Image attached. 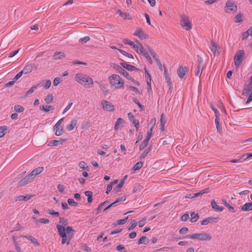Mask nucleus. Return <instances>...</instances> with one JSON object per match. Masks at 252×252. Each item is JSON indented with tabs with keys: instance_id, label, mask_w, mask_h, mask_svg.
I'll return each instance as SVG.
<instances>
[{
	"instance_id": "nucleus-2",
	"label": "nucleus",
	"mask_w": 252,
	"mask_h": 252,
	"mask_svg": "<svg viewBox=\"0 0 252 252\" xmlns=\"http://www.w3.org/2000/svg\"><path fill=\"white\" fill-rule=\"evenodd\" d=\"M111 87L115 89H122L124 87V80L117 74H112L108 77Z\"/></svg>"
},
{
	"instance_id": "nucleus-15",
	"label": "nucleus",
	"mask_w": 252,
	"mask_h": 252,
	"mask_svg": "<svg viewBox=\"0 0 252 252\" xmlns=\"http://www.w3.org/2000/svg\"><path fill=\"white\" fill-rule=\"evenodd\" d=\"M198 237L199 240L201 241H209L212 238L210 235L204 232L198 233Z\"/></svg>"
},
{
	"instance_id": "nucleus-41",
	"label": "nucleus",
	"mask_w": 252,
	"mask_h": 252,
	"mask_svg": "<svg viewBox=\"0 0 252 252\" xmlns=\"http://www.w3.org/2000/svg\"><path fill=\"white\" fill-rule=\"evenodd\" d=\"M143 162L141 161H139L137 162L133 167V170L134 171L139 170L143 166Z\"/></svg>"
},
{
	"instance_id": "nucleus-52",
	"label": "nucleus",
	"mask_w": 252,
	"mask_h": 252,
	"mask_svg": "<svg viewBox=\"0 0 252 252\" xmlns=\"http://www.w3.org/2000/svg\"><path fill=\"white\" fill-rule=\"evenodd\" d=\"M137 223L135 220H133L131 221V225L128 228V230H132L134 228H135L137 225Z\"/></svg>"
},
{
	"instance_id": "nucleus-12",
	"label": "nucleus",
	"mask_w": 252,
	"mask_h": 252,
	"mask_svg": "<svg viewBox=\"0 0 252 252\" xmlns=\"http://www.w3.org/2000/svg\"><path fill=\"white\" fill-rule=\"evenodd\" d=\"M133 35L138 37L141 39L148 38L147 35L144 33V31L141 29L136 30Z\"/></svg>"
},
{
	"instance_id": "nucleus-19",
	"label": "nucleus",
	"mask_w": 252,
	"mask_h": 252,
	"mask_svg": "<svg viewBox=\"0 0 252 252\" xmlns=\"http://www.w3.org/2000/svg\"><path fill=\"white\" fill-rule=\"evenodd\" d=\"M120 64L124 68L129 71L138 70V69L135 66L127 64L124 62H122Z\"/></svg>"
},
{
	"instance_id": "nucleus-59",
	"label": "nucleus",
	"mask_w": 252,
	"mask_h": 252,
	"mask_svg": "<svg viewBox=\"0 0 252 252\" xmlns=\"http://www.w3.org/2000/svg\"><path fill=\"white\" fill-rule=\"evenodd\" d=\"M124 184V180H122L120 183L118 185L117 187V189H115L117 191H120V189L122 188Z\"/></svg>"
},
{
	"instance_id": "nucleus-3",
	"label": "nucleus",
	"mask_w": 252,
	"mask_h": 252,
	"mask_svg": "<svg viewBox=\"0 0 252 252\" xmlns=\"http://www.w3.org/2000/svg\"><path fill=\"white\" fill-rule=\"evenodd\" d=\"M75 79L76 81L79 83L80 84H83L86 88H90V85L92 86L94 84L93 79L83 73L76 74L75 76Z\"/></svg>"
},
{
	"instance_id": "nucleus-5",
	"label": "nucleus",
	"mask_w": 252,
	"mask_h": 252,
	"mask_svg": "<svg viewBox=\"0 0 252 252\" xmlns=\"http://www.w3.org/2000/svg\"><path fill=\"white\" fill-rule=\"evenodd\" d=\"M197 66L195 69L194 73L196 77L200 78L204 68V65L202 58L199 56H197Z\"/></svg>"
},
{
	"instance_id": "nucleus-56",
	"label": "nucleus",
	"mask_w": 252,
	"mask_h": 252,
	"mask_svg": "<svg viewBox=\"0 0 252 252\" xmlns=\"http://www.w3.org/2000/svg\"><path fill=\"white\" fill-rule=\"evenodd\" d=\"M127 87L129 88L131 91L134 92L136 94H140V92L139 91H138V90L134 86H127Z\"/></svg>"
},
{
	"instance_id": "nucleus-29",
	"label": "nucleus",
	"mask_w": 252,
	"mask_h": 252,
	"mask_svg": "<svg viewBox=\"0 0 252 252\" xmlns=\"http://www.w3.org/2000/svg\"><path fill=\"white\" fill-rule=\"evenodd\" d=\"M109 203L108 201H105L103 203H100L98 207L95 209V215H97L101 210L103 208L104 206L107 204Z\"/></svg>"
},
{
	"instance_id": "nucleus-22",
	"label": "nucleus",
	"mask_w": 252,
	"mask_h": 252,
	"mask_svg": "<svg viewBox=\"0 0 252 252\" xmlns=\"http://www.w3.org/2000/svg\"><path fill=\"white\" fill-rule=\"evenodd\" d=\"M33 196V195H30V194H28L26 196H23V195H20V196H18L17 197V199H16L15 201H17L18 200L19 201H27V200H30L32 197Z\"/></svg>"
},
{
	"instance_id": "nucleus-40",
	"label": "nucleus",
	"mask_w": 252,
	"mask_h": 252,
	"mask_svg": "<svg viewBox=\"0 0 252 252\" xmlns=\"http://www.w3.org/2000/svg\"><path fill=\"white\" fill-rule=\"evenodd\" d=\"M119 52L122 54L123 55L127 57V58H129V59H133V55L130 53H128V52H126V51H124L123 50H121V49H118Z\"/></svg>"
},
{
	"instance_id": "nucleus-26",
	"label": "nucleus",
	"mask_w": 252,
	"mask_h": 252,
	"mask_svg": "<svg viewBox=\"0 0 252 252\" xmlns=\"http://www.w3.org/2000/svg\"><path fill=\"white\" fill-rule=\"evenodd\" d=\"M39 109L41 110L44 111L46 112H48L51 110H54V107L52 105H49V106L40 105L39 107Z\"/></svg>"
},
{
	"instance_id": "nucleus-58",
	"label": "nucleus",
	"mask_w": 252,
	"mask_h": 252,
	"mask_svg": "<svg viewBox=\"0 0 252 252\" xmlns=\"http://www.w3.org/2000/svg\"><path fill=\"white\" fill-rule=\"evenodd\" d=\"M235 22L236 23H239L241 22L242 21V14H238L235 17Z\"/></svg>"
},
{
	"instance_id": "nucleus-55",
	"label": "nucleus",
	"mask_w": 252,
	"mask_h": 252,
	"mask_svg": "<svg viewBox=\"0 0 252 252\" xmlns=\"http://www.w3.org/2000/svg\"><path fill=\"white\" fill-rule=\"evenodd\" d=\"M199 216L197 214H195L194 216H193V217H191L190 221L191 222H195L199 219Z\"/></svg>"
},
{
	"instance_id": "nucleus-57",
	"label": "nucleus",
	"mask_w": 252,
	"mask_h": 252,
	"mask_svg": "<svg viewBox=\"0 0 252 252\" xmlns=\"http://www.w3.org/2000/svg\"><path fill=\"white\" fill-rule=\"evenodd\" d=\"M189 219V215L187 213H186L182 216L181 218V220L182 221H185Z\"/></svg>"
},
{
	"instance_id": "nucleus-27",
	"label": "nucleus",
	"mask_w": 252,
	"mask_h": 252,
	"mask_svg": "<svg viewBox=\"0 0 252 252\" xmlns=\"http://www.w3.org/2000/svg\"><path fill=\"white\" fill-rule=\"evenodd\" d=\"M215 124L216 125V128L217 129L218 131L220 133V134H222V128H221V125L220 123L219 118H216Z\"/></svg>"
},
{
	"instance_id": "nucleus-54",
	"label": "nucleus",
	"mask_w": 252,
	"mask_h": 252,
	"mask_svg": "<svg viewBox=\"0 0 252 252\" xmlns=\"http://www.w3.org/2000/svg\"><path fill=\"white\" fill-rule=\"evenodd\" d=\"M164 74H165L166 80L168 83V85H170V84L171 83V82L170 81L169 76L168 75L167 70L166 69L164 70Z\"/></svg>"
},
{
	"instance_id": "nucleus-4",
	"label": "nucleus",
	"mask_w": 252,
	"mask_h": 252,
	"mask_svg": "<svg viewBox=\"0 0 252 252\" xmlns=\"http://www.w3.org/2000/svg\"><path fill=\"white\" fill-rule=\"evenodd\" d=\"M181 18V26L187 31L190 30L192 29V24L189 17L186 15H182Z\"/></svg>"
},
{
	"instance_id": "nucleus-6",
	"label": "nucleus",
	"mask_w": 252,
	"mask_h": 252,
	"mask_svg": "<svg viewBox=\"0 0 252 252\" xmlns=\"http://www.w3.org/2000/svg\"><path fill=\"white\" fill-rule=\"evenodd\" d=\"M245 55V53L243 50H239L236 54H235L234 60V64L236 67H238L240 65V64L242 63L243 61V57Z\"/></svg>"
},
{
	"instance_id": "nucleus-48",
	"label": "nucleus",
	"mask_w": 252,
	"mask_h": 252,
	"mask_svg": "<svg viewBox=\"0 0 252 252\" xmlns=\"http://www.w3.org/2000/svg\"><path fill=\"white\" fill-rule=\"evenodd\" d=\"M90 40V38L89 36H87L83 38H81L79 39V42L81 43L82 44L86 43L87 41H89Z\"/></svg>"
},
{
	"instance_id": "nucleus-49",
	"label": "nucleus",
	"mask_w": 252,
	"mask_h": 252,
	"mask_svg": "<svg viewBox=\"0 0 252 252\" xmlns=\"http://www.w3.org/2000/svg\"><path fill=\"white\" fill-rule=\"evenodd\" d=\"M153 126H152L151 128L147 131L146 139L150 140L152 135V131H153Z\"/></svg>"
},
{
	"instance_id": "nucleus-42",
	"label": "nucleus",
	"mask_w": 252,
	"mask_h": 252,
	"mask_svg": "<svg viewBox=\"0 0 252 252\" xmlns=\"http://www.w3.org/2000/svg\"><path fill=\"white\" fill-rule=\"evenodd\" d=\"M149 140L147 139H145L142 143H141L139 146L140 150H143L147 145Z\"/></svg>"
},
{
	"instance_id": "nucleus-47",
	"label": "nucleus",
	"mask_w": 252,
	"mask_h": 252,
	"mask_svg": "<svg viewBox=\"0 0 252 252\" xmlns=\"http://www.w3.org/2000/svg\"><path fill=\"white\" fill-rule=\"evenodd\" d=\"M67 202L68 204L70 206H76L77 205V203L73 199L69 198L67 200Z\"/></svg>"
},
{
	"instance_id": "nucleus-21",
	"label": "nucleus",
	"mask_w": 252,
	"mask_h": 252,
	"mask_svg": "<svg viewBox=\"0 0 252 252\" xmlns=\"http://www.w3.org/2000/svg\"><path fill=\"white\" fill-rule=\"evenodd\" d=\"M251 92H252V85H245L242 94L246 95L250 93Z\"/></svg>"
},
{
	"instance_id": "nucleus-36",
	"label": "nucleus",
	"mask_w": 252,
	"mask_h": 252,
	"mask_svg": "<svg viewBox=\"0 0 252 252\" xmlns=\"http://www.w3.org/2000/svg\"><path fill=\"white\" fill-rule=\"evenodd\" d=\"M222 202L224 206H226L230 211L233 213H234L235 212V210L234 209V207L230 206V204L228 202H227L226 200H222Z\"/></svg>"
},
{
	"instance_id": "nucleus-53",
	"label": "nucleus",
	"mask_w": 252,
	"mask_h": 252,
	"mask_svg": "<svg viewBox=\"0 0 252 252\" xmlns=\"http://www.w3.org/2000/svg\"><path fill=\"white\" fill-rule=\"evenodd\" d=\"M128 217H127L126 218L124 219L118 220L117 222V223L119 225L123 224L126 223V222L127 221V220H128Z\"/></svg>"
},
{
	"instance_id": "nucleus-62",
	"label": "nucleus",
	"mask_w": 252,
	"mask_h": 252,
	"mask_svg": "<svg viewBox=\"0 0 252 252\" xmlns=\"http://www.w3.org/2000/svg\"><path fill=\"white\" fill-rule=\"evenodd\" d=\"M51 85V81L50 80H47L46 81L44 86L46 89H47L50 87Z\"/></svg>"
},
{
	"instance_id": "nucleus-8",
	"label": "nucleus",
	"mask_w": 252,
	"mask_h": 252,
	"mask_svg": "<svg viewBox=\"0 0 252 252\" xmlns=\"http://www.w3.org/2000/svg\"><path fill=\"white\" fill-rule=\"evenodd\" d=\"M101 104L104 110L113 111L114 110L113 105L111 102L105 100H103L101 102Z\"/></svg>"
},
{
	"instance_id": "nucleus-46",
	"label": "nucleus",
	"mask_w": 252,
	"mask_h": 252,
	"mask_svg": "<svg viewBox=\"0 0 252 252\" xmlns=\"http://www.w3.org/2000/svg\"><path fill=\"white\" fill-rule=\"evenodd\" d=\"M53 99V96L52 94H48L46 96V97L44 99L45 101L48 104L50 103L52 101Z\"/></svg>"
},
{
	"instance_id": "nucleus-34",
	"label": "nucleus",
	"mask_w": 252,
	"mask_h": 252,
	"mask_svg": "<svg viewBox=\"0 0 252 252\" xmlns=\"http://www.w3.org/2000/svg\"><path fill=\"white\" fill-rule=\"evenodd\" d=\"M135 42L139 45L138 53L144 55L145 53H147L143 45L138 40H136Z\"/></svg>"
},
{
	"instance_id": "nucleus-1",
	"label": "nucleus",
	"mask_w": 252,
	"mask_h": 252,
	"mask_svg": "<svg viewBox=\"0 0 252 252\" xmlns=\"http://www.w3.org/2000/svg\"><path fill=\"white\" fill-rule=\"evenodd\" d=\"M57 228L60 236L62 238V244H66L69 245L74 230L71 226H67L65 228L59 224L57 225Z\"/></svg>"
},
{
	"instance_id": "nucleus-31",
	"label": "nucleus",
	"mask_w": 252,
	"mask_h": 252,
	"mask_svg": "<svg viewBox=\"0 0 252 252\" xmlns=\"http://www.w3.org/2000/svg\"><path fill=\"white\" fill-rule=\"evenodd\" d=\"M40 85V83L36 85H34L33 86H32L30 89H29L26 93L25 95V97H27L29 95L32 94L34 91H35V90H36L37 88V87L38 86H39Z\"/></svg>"
},
{
	"instance_id": "nucleus-44",
	"label": "nucleus",
	"mask_w": 252,
	"mask_h": 252,
	"mask_svg": "<svg viewBox=\"0 0 252 252\" xmlns=\"http://www.w3.org/2000/svg\"><path fill=\"white\" fill-rule=\"evenodd\" d=\"M24 110V108L20 105H16L14 106V110L16 112H23Z\"/></svg>"
},
{
	"instance_id": "nucleus-61",
	"label": "nucleus",
	"mask_w": 252,
	"mask_h": 252,
	"mask_svg": "<svg viewBox=\"0 0 252 252\" xmlns=\"http://www.w3.org/2000/svg\"><path fill=\"white\" fill-rule=\"evenodd\" d=\"M160 125H164L166 123V119L164 117V114L161 115L160 119Z\"/></svg>"
},
{
	"instance_id": "nucleus-28",
	"label": "nucleus",
	"mask_w": 252,
	"mask_h": 252,
	"mask_svg": "<svg viewBox=\"0 0 252 252\" xmlns=\"http://www.w3.org/2000/svg\"><path fill=\"white\" fill-rule=\"evenodd\" d=\"M22 237H24L27 238L28 239L30 240L32 242V243L36 245V246L39 245V243L37 242V240L35 238H34L33 236H32L31 235L22 236Z\"/></svg>"
},
{
	"instance_id": "nucleus-45",
	"label": "nucleus",
	"mask_w": 252,
	"mask_h": 252,
	"mask_svg": "<svg viewBox=\"0 0 252 252\" xmlns=\"http://www.w3.org/2000/svg\"><path fill=\"white\" fill-rule=\"evenodd\" d=\"M79 166L80 168H82L84 169H86L87 170H89V167L87 165V164L84 161H81L79 163Z\"/></svg>"
},
{
	"instance_id": "nucleus-50",
	"label": "nucleus",
	"mask_w": 252,
	"mask_h": 252,
	"mask_svg": "<svg viewBox=\"0 0 252 252\" xmlns=\"http://www.w3.org/2000/svg\"><path fill=\"white\" fill-rule=\"evenodd\" d=\"M48 213L50 215H54L56 217H58L60 215L58 212H55L54 210L49 209L48 210Z\"/></svg>"
},
{
	"instance_id": "nucleus-39",
	"label": "nucleus",
	"mask_w": 252,
	"mask_h": 252,
	"mask_svg": "<svg viewBox=\"0 0 252 252\" xmlns=\"http://www.w3.org/2000/svg\"><path fill=\"white\" fill-rule=\"evenodd\" d=\"M59 223L61 224L60 225L65 227L67 225V220L64 218L60 217L59 219Z\"/></svg>"
},
{
	"instance_id": "nucleus-38",
	"label": "nucleus",
	"mask_w": 252,
	"mask_h": 252,
	"mask_svg": "<svg viewBox=\"0 0 252 252\" xmlns=\"http://www.w3.org/2000/svg\"><path fill=\"white\" fill-rule=\"evenodd\" d=\"M186 238L191 239H197L199 240L198 233H194L192 234H189L184 237Z\"/></svg>"
},
{
	"instance_id": "nucleus-17",
	"label": "nucleus",
	"mask_w": 252,
	"mask_h": 252,
	"mask_svg": "<svg viewBox=\"0 0 252 252\" xmlns=\"http://www.w3.org/2000/svg\"><path fill=\"white\" fill-rule=\"evenodd\" d=\"M65 57V53L63 52H56L53 56V59L55 61L58 60H61L63 59Z\"/></svg>"
},
{
	"instance_id": "nucleus-32",
	"label": "nucleus",
	"mask_w": 252,
	"mask_h": 252,
	"mask_svg": "<svg viewBox=\"0 0 252 252\" xmlns=\"http://www.w3.org/2000/svg\"><path fill=\"white\" fill-rule=\"evenodd\" d=\"M7 127L6 126H0V138L4 136L7 131Z\"/></svg>"
},
{
	"instance_id": "nucleus-14",
	"label": "nucleus",
	"mask_w": 252,
	"mask_h": 252,
	"mask_svg": "<svg viewBox=\"0 0 252 252\" xmlns=\"http://www.w3.org/2000/svg\"><path fill=\"white\" fill-rule=\"evenodd\" d=\"M126 199V197L125 196H123L122 197H120V198H119L117 199L114 202H113V203H112L111 204H110V205L107 206L104 209V211H106L107 210H108L110 208H111L112 207L116 206L118 203H119V202H121L122 201H125Z\"/></svg>"
},
{
	"instance_id": "nucleus-51",
	"label": "nucleus",
	"mask_w": 252,
	"mask_h": 252,
	"mask_svg": "<svg viewBox=\"0 0 252 252\" xmlns=\"http://www.w3.org/2000/svg\"><path fill=\"white\" fill-rule=\"evenodd\" d=\"M123 43L125 44H128L130 46H131L132 45H133V44L134 43L133 42H132V41H131L127 38H125L123 39Z\"/></svg>"
},
{
	"instance_id": "nucleus-13",
	"label": "nucleus",
	"mask_w": 252,
	"mask_h": 252,
	"mask_svg": "<svg viewBox=\"0 0 252 252\" xmlns=\"http://www.w3.org/2000/svg\"><path fill=\"white\" fill-rule=\"evenodd\" d=\"M32 179H31V175L29 174L26 176L25 178L21 179L19 182H18V186H24L26 185H27L28 183L31 182V181Z\"/></svg>"
},
{
	"instance_id": "nucleus-9",
	"label": "nucleus",
	"mask_w": 252,
	"mask_h": 252,
	"mask_svg": "<svg viewBox=\"0 0 252 252\" xmlns=\"http://www.w3.org/2000/svg\"><path fill=\"white\" fill-rule=\"evenodd\" d=\"M64 118H63L62 119H61L56 124V125H55V127H56V131L55 132V134L57 136H60L61 135L62 133H63V128L61 127L60 126V125L62 123V122H63V120Z\"/></svg>"
},
{
	"instance_id": "nucleus-24",
	"label": "nucleus",
	"mask_w": 252,
	"mask_h": 252,
	"mask_svg": "<svg viewBox=\"0 0 252 252\" xmlns=\"http://www.w3.org/2000/svg\"><path fill=\"white\" fill-rule=\"evenodd\" d=\"M241 210L243 211H249L252 210V202L245 203L242 206Z\"/></svg>"
},
{
	"instance_id": "nucleus-64",
	"label": "nucleus",
	"mask_w": 252,
	"mask_h": 252,
	"mask_svg": "<svg viewBox=\"0 0 252 252\" xmlns=\"http://www.w3.org/2000/svg\"><path fill=\"white\" fill-rule=\"evenodd\" d=\"M61 82V79L60 77H56L54 79L53 84L54 86H57Z\"/></svg>"
},
{
	"instance_id": "nucleus-7",
	"label": "nucleus",
	"mask_w": 252,
	"mask_h": 252,
	"mask_svg": "<svg viewBox=\"0 0 252 252\" xmlns=\"http://www.w3.org/2000/svg\"><path fill=\"white\" fill-rule=\"evenodd\" d=\"M237 9L236 4L229 0L226 1L225 6L224 7V11L226 13L230 12V11L236 12Z\"/></svg>"
},
{
	"instance_id": "nucleus-37",
	"label": "nucleus",
	"mask_w": 252,
	"mask_h": 252,
	"mask_svg": "<svg viewBox=\"0 0 252 252\" xmlns=\"http://www.w3.org/2000/svg\"><path fill=\"white\" fill-rule=\"evenodd\" d=\"M148 243V239L146 236L141 237L138 241L139 245L142 244H147Z\"/></svg>"
},
{
	"instance_id": "nucleus-18",
	"label": "nucleus",
	"mask_w": 252,
	"mask_h": 252,
	"mask_svg": "<svg viewBox=\"0 0 252 252\" xmlns=\"http://www.w3.org/2000/svg\"><path fill=\"white\" fill-rule=\"evenodd\" d=\"M43 170V168L42 167H38V168L34 169L30 174H29V175H31V179H33L37 175L41 173Z\"/></svg>"
},
{
	"instance_id": "nucleus-10",
	"label": "nucleus",
	"mask_w": 252,
	"mask_h": 252,
	"mask_svg": "<svg viewBox=\"0 0 252 252\" xmlns=\"http://www.w3.org/2000/svg\"><path fill=\"white\" fill-rule=\"evenodd\" d=\"M188 71V68L187 67L180 66L177 70L178 76L181 78H183Z\"/></svg>"
},
{
	"instance_id": "nucleus-23",
	"label": "nucleus",
	"mask_w": 252,
	"mask_h": 252,
	"mask_svg": "<svg viewBox=\"0 0 252 252\" xmlns=\"http://www.w3.org/2000/svg\"><path fill=\"white\" fill-rule=\"evenodd\" d=\"M77 123V120L74 119L71 121L70 124L66 126V129L68 131H71L76 126Z\"/></svg>"
},
{
	"instance_id": "nucleus-60",
	"label": "nucleus",
	"mask_w": 252,
	"mask_h": 252,
	"mask_svg": "<svg viewBox=\"0 0 252 252\" xmlns=\"http://www.w3.org/2000/svg\"><path fill=\"white\" fill-rule=\"evenodd\" d=\"M143 55L145 56V57L146 58V59L148 61V62L150 64H152L153 62H152V59L150 57V56H149V55L148 54V53L147 52L145 53V54Z\"/></svg>"
},
{
	"instance_id": "nucleus-63",
	"label": "nucleus",
	"mask_w": 252,
	"mask_h": 252,
	"mask_svg": "<svg viewBox=\"0 0 252 252\" xmlns=\"http://www.w3.org/2000/svg\"><path fill=\"white\" fill-rule=\"evenodd\" d=\"M188 228L187 227H184L183 228H182L180 230H179V233L181 234H186V233H187V232L188 231Z\"/></svg>"
},
{
	"instance_id": "nucleus-16",
	"label": "nucleus",
	"mask_w": 252,
	"mask_h": 252,
	"mask_svg": "<svg viewBox=\"0 0 252 252\" xmlns=\"http://www.w3.org/2000/svg\"><path fill=\"white\" fill-rule=\"evenodd\" d=\"M211 51L213 52L214 56H217L219 54V52L218 51V47L216 44V43L213 41H211Z\"/></svg>"
},
{
	"instance_id": "nucleus-35",
	"label": "nucleus",
	"mask_w": 252,
	"mask_h": 252,
	"mask_svg": "<svg viewBox=\"0 0 252 252\" xmlns=\"http://www.w3.org/2000/svg\"><path fill=\"white\" fill-rule=\"evenodd\" d=\"M118 72L120 73H121L122 74H123V75L128 78V77H129V74H128V73L127 72H126L123 68L122 67H118Z\"/></svg>"
},
{
	"instance_id": "nucleus-25",
	"label": "nucleus",
	"mask_w": 252,
	"mask_h": 252,
	"mask_svg": "<svg viewBox=\"0 0 252 252\" xmlns=\"http://www.w3.org/2000/svg\"><path fill=\"white\" fill-rule=\"evenodd\" d=\"M118 13H119L120 15L125 20H130L132 18L131 16L128 13L123 12L120 10L118 11Z\"/></svg>"
},
{
	"instance_id": "nucleus-43",
	"label": "nucleus",
	"mask_w": 252,
	"mask_h": 252,
	"mask_svg": "<svg viewBox=\"0 0 252 252\" xmlns=\"http://www.w3.org/2000/svg\"><path fill=\"white\" fill-rule=\"evenodd\" d=\"M123 122H124V120L123 119L120 118H118L117 119V122L115 123V129L118 130L119 128V125L123 124Z\"/></svg>"
},
{
	"instance_id": "nucleus-11",
	"label": "nucleus",
	"mask_w": 252,
	"mask_h": 252,
	"mask_svg": "<svg viewBox=\"0 0 252 252\" xmlns=\"http://www.w3.org/2000/svg\"><path fill=\"white\" fill-rule=\"evenodd\" d=\"M220 220L219 218L214 217H209L206 219L203 220L201 222V224L205 225L208 224L209 223H216Z\"/></svg>"
},
{
	"instance_id": "nucleus-20",
	"label": "nucleus",
	"mask_w": 252,
	"mask_h": 252,
	"mask_svg": "<svg viewBox=\"0 0 252 252\" xmlns=\"http://www.w3.org/2000/svg\"><path fill=\"white\" fill-rule=\"evenodd\" d=\"M211 204L212 207L216 211L221 212L223 210V207L218 205L216 202L214 200L211 201Z\"/></svg>"
},
{
	"instance_id": "nucleus-33",
	"label": "nucleus",
	"mask_w": 252,
	"mask_h": 252,
	"mask_svg": "<svg viewBox=\"0 0 252 252\" xmlns=\"http://www.w3.org/2000/svg\"><path fill=\"white\" fill-rule=\"evenodd\" d=\"M85 195L88 197L87 201L88 203H91L93 200V192L91 191H86Z\"/></svg>"
},
{
	"instance_id": "nucleus-30",
	"label": "nucleus",
	"mask_w": 252,
	"mask_h": 252,
	"mask_svg": "<svg viewBox=\"0 0 252 252\" xmlns=\"http://www.w3.org/2000/svg\"><path fill=\"white\" fill-rule=\"evenodd\" d=\"M32 65H31V64H28L26 65L22 71V72L24 73V74H27L29 72H32Z\"/></svg>"
}]
</instances>
